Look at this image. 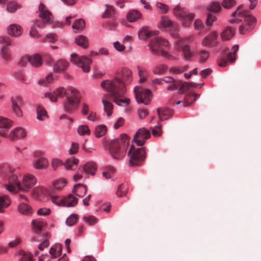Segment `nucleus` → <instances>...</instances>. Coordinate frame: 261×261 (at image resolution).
Segmentation results:
<instances>
[{
  "mask_svg": "<svg viewBox=\"0 0 261 261\" xmlns=\"http://www.w3.org/2000/svg\"><path fill=\"white\" fill-rule=\"evenodd\" d=\"M132 80V72L130 69L123 68L118 71L115 77L102 81L101 87L109 94L117 105L125 107L130 103V99L123 98L126 92V85Z\"/></svg>",
  "mask_w": 261,
  "mask_h": 261,
  "instance_id": "1",
  "label": "nucleus"
},
{
  "mask_svg": "<svg viewBox=\"0 0 261 261\" xmlns=\"http://www.w3.org/2000/svg\"><path fill=\"white\" fill-rule=\"evenodd\" d=\"M66 96V100L64 103V109L68 113H72L78 106L80 100L81 95L79 91L75 88H71L68 92L65 88L59 87L51 93H46V97H48L51 101H57L58 97Z\"/></svg>",
  "mask_w": 261,
  "mask_h": 261,
  "instance_id": "2",
  "label": "nucleus"
},
{
  "mask_svg": "<svg viewBox=\"0 0 261 261\" xmlns=\"http://www.w3.org/2000/svg\"><path fill=\"white\" fill-rule=\"evenodd\" d=\"M129 141L128 136L124 134L121 135L117 139L112 140L109 145V151L111 155L115 159L123 158Z\"/></svg>",
  "mask_w": 261,
  "mask_h": 261,
  "instance_id": "3",
  "label": "nucleus"
},
{
  "mask_svg": "<svg viewBox=\"0 0 261 261\" xmlns=\"http://www.w3.org/2000/svg\"><path fill=\"white\" fill-rule=\"evenodd\" d=\"M168 46V41L161 37H155L151 39L149 44V50L152 54L159 55L160 51L158 49H161L162 56L165 58L171 59L172 56L168 52L162 49L163 48H167Z\"/></svg>",
  "mask_w": 261,
  "mask_h": 261,
  "instance_id": "4",
  "label": "nucleus"
},
{
  "mask_svg": "<svg viewBox=\"0 0 261 261\" xmlns=\"http://www.w3.org/2000/svg\"><path fill=\"white\" fill-rule=\"evenodd\" d=\"M128 156L129 158V164L130 165L139 166L143 162L146 156V152L144 147L136 149L133 146H131L128 151Z\"/></svg>",
  "mask_w": 261,
  "mask_h": 261,
  "instance_id": "5",
  "label": "nucleus"
},
{
  "mask_svg": "<svg viewBox=\"0 0 261 261\" xmlns=\"http://www.w3.org/2000/svg\"><path fill=\"white\" fill-rule=\"evenodd\" d=\"M174 14L180 19L184 26L188 27L192 23L195 15L194 13L189 10L181 8L178 6H176L173 9Z\"/></svg>",
  "mask_w": 261,
  "mask_h": 261,
  "instance_id": "6",
  "label": "nucleus"
},
{
  "mask_svg": "<svg viewBox=\"0 0 261 261\" xmlns=\"http://www.w3.org/2000/svg\"><path fill=\"white\" fill-rule=\"evenodd\" d=\"M70 61L74 64L80 67L85 72H88L90 69V64L92 63V60L89 57L85 56H79L76 54L71 55Z\"/></svg>",
  "mask_w": 261,
  "mask_h": 261,
  "instance_id": "7",
  "label": "nucleus"
},
{
  "mask_svg": "<svg viewBox=\"0 0 261 261\" xmlns=\"http://www.w3.org/2000/svg\"><path fill=\"white\" fill-rule=\"evenodd\" d=\"M134 93L138 103H143L146 105L149 104L152 98V93L150 90L143 89L140 87L136 86L134 88Z\"/></svg>",
  "mask_w": 261,
  "mask_h": 261,
  "instance_id": "8",
  "label": "nucleus"
},
{
  "mask_svg": "<svg viewBox=\"0 0 261 261\" xmlns=\"http://www.w3.org/2000/svg\"><path fill=\"white\" fill-rule=\"evenodd\" d=\"M8 184H6V189L11 193H16L18 190V177L15 169L9 168L7 173Z\"/></svg>",
  "mask_w": 261,
  "mask_h": 261,
  "instance_id": "9",
  "label": "nucleus"
},
{
  "mask_svg": "<svg viewBox=\"0 0 261 261\" xmlns=\"http://www.w3.org/2000/svg\"><path fill=\"white\" fill-rule=\"evenodd\" d=\"M37 183L35 176L31 174H26L23 175L22 181L18 183V190L24 192H27L32 188Z\"/></svg>",
  "mask_w": 261,
  "mask_h": 261,
  "instance_id": "10",
  "label": "nucleus"
},
{
  "mask_svg": "<svg viewBox=\"0 0 261 261\" xmlns=\"http://www.w3.org/2000/svg\"><path fill=\"white\" fill-rule=\"evenodd\" d=\"M196 85V84L177 81L173 79V82H172L171 85H169L167 89L168 90L173 91L179 88L178 93L180 94H182L190 88L195 87Z\"/></svg>",
  "mask_w": 261,
  "mask_h": 261,
  "instance_id": "11",
  "label": "nucleus"
},
{
  "mask_svg": "<svg viewBox=\"0 0 261 261\" xmlns=\"http://www.w3.org/2000/svg\"><path fill=\"white\" fill-rule=\"evenodd\" d=\"M192 38V36L188 37L184 39L180 38L176 42L178 48L182 50L184 58L187 60H190L192 53L190 51V46L186 44V42L191 41Z\"/></svg>",
  "mask_w": 261,
  "mask_h": 261,
  "instance_id": "12",
  "label": "nucleus"
},
{
  "mask_svg": "<svg viewBox=\"0 0 261 261\" xmlns=\"http://www.w3.org/2000/svg\"><path fill=\"white\" fill-rule=\"evenodd\" d=\"M233 19H231L229 21L231 23H239L242 21V18H244L245 20V17H252L253 16L249 14V11L247 10H245L243 5L239 6L235 11L232 13Z\"/></svg>",
  "mask_w": 261,
  "mask_h": 261,
  "instance_id": "13",
  "label": "nucleus"
},
{
  "mask_svg": "<svg viewBox=\"0 0 261 261\" xmlns=\"http://www.w3.org/2000/svg\"><path fill=\"white\" fill-rule=\"evenodd\" d=\"M150 137V132L144 128H139L134 136V141L138 145L142 146Z\"/></svg>",
  "mask_w": 261,
  "mask_h": 261,
  "instance_id": "14",
  "label": "nucleus"
},
{
  "mask_svg": "<svg viewBox=\"0 0 261 261\" xmlns=\"http://www.w3.org/2000/svg\"><path fill=\"white\" fill-rule=\"evenodd\" d=\"M38 12L39 17L43 23L50 24L53 22V16L51 13L42 3H40L39 6Z\"/></svg>",
  "mask_w": 261,
  "mask_h": 261,
  "instance_id": "15",
  "label": "nucleus"
},
{
  "mask_svg": "<svg viewBox=\"0 0 261 261\" xmlns=\"http://www.w3.org/2000/svg\"><path fill=\"white\" fill-rule=\"evenodd\" d=\"M256 22V18L252 17L246 16L243 24L239 27V33L244 35L252 30V26Z\"/></svg>",
  "mask_w": 261,
  "mask_h": 261,
  "instance_id": "16",
  "label": "nucleus"
},
{
  "mask_svg": "<svg viewBox=\"0 0 261 261\" xmlns=\"http://www.w3.org/2000/svg\"><path fill=\"white\" fill-rule=\"evenodd\" d=\"M13 122L11 120L0 116V136L7 137L8 129L13 125Z\"/></svg>",
  "mask_w": 261,
  "mask_h": 261,
  "instance_id": "17",
  "label": "nucleus"
},
{
  "mask_svg": "<svg viewBox=\"0 0 261 261\" xmlns=\"http://www.w3.org/2000/svg\"><path fill=\"white\" fill-rule=\"evenodd\" d=\"M27 135V131L21 127H17L8 134V137L11 141H15L24 138Z\"/></svg>",
  "mask_w": 261,
  "mask_h": 261,
  "instance_id": "18",
  "label": "nucleus"
},
{
  "mask_svg": "<svg viewBox=\"0 0 261 261\" xmlns=\"http://www.w3.org/2000/svg\"><path fill=\"white\" fill-rule=\"evenodd\" d=\"M239 50V45H233L231 49V51L229 53L227 56V60L225 59L222 60L219 63V65L221 67H225L227 66L228 61L230 63L234 62L236 60V54Z\"/></svg>",
  "mask_w": 261,
  "mask_h": 261,
  "instance_id": "19",
  "label": "nucleus"
},
{
  "mask_svg": "<svg viewBox=\"0 0 261 261\" xmlns=\"http://www.w3.org/2000/svg\"><path fill=\"white\" fill-rule=\"evenodd\" d=\"M217 35L216 32L211 33L202 40V45L208 47H212L216 46L217 44Z\"/></svg>",
  "mask_w": 261,
  "mask_h": 261,
  "instance_id": "20",
  "label": "nucleus"
},
{
  "mask_svg": "<svg viewBox=\"0 0 261 261\" xmlns=\"http://www.w3.org/2000/svg\"><path fill=\"white\" fill-rule=\"evenodd\" d=\"M33 229L34 232L36 234L40 233L44 226L46 225V222L41 219H37L32 220Z\"/></svg>",
  "mask_w": 261,
  "mask_h": 261,
  "instance_id": "21",
  "label": "nucleus"
},
{
  "mask_svg": "<svg viewBox=\"0 0 261 261\" xmlns=\"http://www.w3.org/2000/svg\"><path fill=\"white\" fill-rule=\"evenodd\" d=\"M7 31L9 35L13 37H18L22 34V29L20 25L12 24L8 27Z\"/></svg>",
  "mask_w": 261,
  "mask_h": 261,
  "instance_id": "22",
  "label": "nucleus"
},
{
  "mask_svg": "<svg viewBox=\"0 0 261 261\" xmlns=\"http://www.w3.org/2000/svg\"><path fill=\"white\" fill-rule=\"evenodd\" d=\"M68 66L69 63L67 61L60 59L55 63L54 69L55 71L57 72H62L66 70Z\"/></svg>",
  "mask_w": 261,
  "mask_h": 261,
  "instance_id": "23",
  "label": "nucleus"
},
{
  "mask_svg": "<svg viewBox=\"0 0 261 261\" xmlns=\"http://www.w3.org/2000/svg\"><path fill=\"white\" fill-rule=\"evenodd\" d=\"M87 191V188L85 185L81 184H79L74 186L72 193L76 196L83 197Z\"/></svg>",
  "mask_w": 261,
  "mask_h": 261,
  "instance_id": "24",
  "label": "nucleus"
},
{
  "mask_svg": "<svg viewBox=\"0 0 261 261\" xmlns=\"http://www.w3.org/2000/svg\"><path fill=\"white\" fill-rule=\"evenodd\" d=\"M235 34V29L230 27H226L221 33V36L223 40L230 39Z\"/></svg>",
  "mask_w": 261,
  "mask_h": 261,
  "instance_id": "25",
  "label": "nucleus"
},
{
  "mask_svg": "<svg viewBox=\"0 0 261 261\" xmlns=\"http://www.w3.org/2000/svg\"><path fill=\"white\" fill-rule=\"evenodd\" d=\"M75 43L82 47V48L86 49L89 46V40L88 38L84 35H79L75 38Z\"/></svg>",
  "mask_w": 261,
  "mask_h": 261,
  "instance_id": "26",
  "label": "nucleus"
},
{
  "mask_svg": "<svg viewBox=\"0 0 261 261\" xmlns=\"http://www.w3.org/2000/svg\"><path fill=\"white\" fill-rule=\"evenodd\" d=\"M29 63L34 67H39L42 64V59L39 55L29 56Z\"/></svg>",
  "mask_w": 261,
  "mask_h": 261,
  "instance_id": "27",
  "label": "nucleus"
},
{
  "mask_svg": "<svg viewBox=\"0 0 261 261\" xmlns=\"http://www.w3.org/2000/svg\"><path fill=\"white\" fill-rule=\"evenodd\" d=\"M78 202V199L73 195L70 194L67 196L64 197V206L72 207L74 206Z\"/></svg>",
  "mask_w": 261,
  "mask_h": 261,
  "instance_id": "28",
  "label": "nucleus"
},
{
  "mask_svg": "<svg viewBox=\"0 0 261 261\" xmlns=\"http://www.w3.org/2000/svg\"><path fill=\"white\" fill-rule=\"evenodd\" d=\"M37 119L40 121H44L48 118L46 111L41 106H38L36 108Z\"/></svg>",
  "mask_w": 261,
  "mask_h": 261,
  "instance_id": "29",
  "label": "nucleus"
},
{
  "mask_svg": "<svg viewBox=\"0 0 261 261\" xmlns=\"http://www.w3.org/2000/svg\"><path fill=\"white\" fill-rule=\"evenodd\" d=\"M141 17V13L135 10L129 11L126 15L127 19L129 22L135 21L139 19Z\"/></svg>",
  "mask_w": 261,
  "mask_h": 261,
  "instance_id": "30",
  "label": "nucleus"
},
{
  "mask_svg": "<svg viewBox=\"0 0 261 261\" xmlns=\"http://www.w3.org/2000/svg\"><path fill=\"white\" fill-rule=\"evenodd\" d=\"M96 169V166L94 162H88L86 163L83 167V170L87 174H90L92 175L95 174Z\"/></svg>",
  "mask_w": 261,
  "mask_h": 261,
  "instance_id": "31",
  "label": "nucleus"
},
{
  "mask_svg": "<svg viewBox=\"0 0 261 261\" xmlns=\"http://www.w3.org/2000/svg\"><path fill=\"white\" fill-rule=\"evenodd\" d=\"M198 97V95L196 94L189 93L185 97L183 102L185 107L190 106L192 103L195 102Z\"/></svg>",
  "mask_w": 261,
  "mask_h": 261,
  "instance_id": "32",
  "label": "nucleus"
},
{
  "mask_svg": "<svg viewBox=\"0 0 261 261\" xmlns=\"http://www.w3.org/2000/svg\"><path fill=\"white\" fill-rule=\"evenodd\" d=\"M107 132V127L105 125L100 124L95 128L94 135L96 138L104 136Z\"/></svg>",
  "mask_w": 261,
  "mask_h": 261,
  "instance_id": "33",
  "label": "nucleus"
},
{
  "mask_svg": "<svg viewBox=\"0 0 261 261\" xmlns=\"http://www.w3.org/2000/svg\"><path fill=\"white\" fill-rule=\"evenodd\" d=\"M18 209L19 213L22 215H29L32 213V207L24 203H20Z\"/></svg>",
  "mask_w": 261,
  "mask_h": 261,
  "instance_id": "34",
  "label": "nucleus"
},
{
  "mask_svg": "<svg viewBox=\"0 0 261 261\" xmlns=\"http://www.w3.org/2000/svg\"><path fill=\"white\" fill-rule=\"evenodd\" d=\"M137 69L138 70V74L140 77L139 83H142L144 82L147 77L148 76L149 73L148 71L145 68L137 66Z\"/></svg>",
  "mask_w": 261,
  "mask_h": 261,
  "instance_id": "35",
  "label": "nucleus"
},
{
  "mask_svg": "<svg viewBox=\"0 0 261 261\" xmlns=\"http://www.w3.org/2000/svg\"><path fill=\"white\" fill-rule=\"evenodd\" d=\"M48 162L46 159L41 158L34 162V167L36 169H42L48 165Z\"/></svg>",
  "mask_w": 261,
  "mask_h": 261,
  "instance_id": "36",
  "label": "nucleus"
},
{
  "mask_svg": "<svg viewBox=\"0 0 261 261\" xmlns=\"http://www.w3.org/2000/svg\"><path fill=\"white\" fill-rule=\"evenodd\" d=\"M11 201L7 195L0 196V213L3 212V210L10 204Z\"/></svg>",
  "mask_w": 261,
  "mask_h": 261,
  "instance_id": "37",
  "label": "nucleus"
},
{
  "mask_svg": "<svg viewBox=\"0 0 261 261\" xmlns=\"http://www.w3.org/2000/svg\"><path fill=\"white\" fill-rule=\"evenodd\" d=\"M102 102L103 105L104 110L107 113L108 116H110L112 114L113 110V104L112 102L107 100L106 98H103L102 99Z\"/></svg>",
  "mask_w": 261,
  "mask_h": 261,
  "instance_id": "38",
  "label": "nucleus"
},
{
  "mask_svg": "<svg viewBox=\"0 0 261 261\" xmlns=\"http://www.w3.org/2000/svg\"><path fill=\"white\" fill-rule=\"evenodd\" d=\"M157 113L161 121L165 120L170 117L169 110L168 109L159 108L157 110Z\"/></svg>",
  "mask_w": 261,
  "mask_h": 261,
  "instance_id": "39",
  "label": "nucleus"
},
{
  "mask_svg": "<svg viewBox=\"0 0 261 261\" xmlns=\"http://www.w3.org/2000/svg\"><path fill=\"white\" fill-rule=\"evenodd\" d=\"M153 32L148 31L147 29L142 28L138 32V37L141 40H145L152 35ZM155 34V33L153 32Z\"/></svg>",
  "mask_w": 261,
  "mask_h": 261,
  "instance_id": "40",
  "label": "nucleus"
},
{
  "mask_svg": "<svg viewBox=\"0 0 261 261\" xmlns=\"http://www.w3.org/2000/svg\"><path fill=\"white\" fill-rule=\"evenodd\" d=\"M79 163V160L74 158H69L66 160L64 165L66 169H73L74 166H76Z\"/></svg>",
  "mask_w": 261,
  "mask_h": 261,
  "instance_id": "41",
  "label": "nucleus"
},
{
  "mask_svg": "<svg viewBox=\"0 0 261 261\" xmlns=\"http://www.w3.org/2000/svg\"><path fill=\"white\" fill-rule=\"evenodd\" d=\"M72 28L76 31H82L85 27V21L82 19L76 20L73 23Z\"/></svg>",
  "mask_w": 261,
  "mask_h": 261,
  "instance_id": "42",
  "label": "nucleus"
},
{
  "mask_svg": "<svg viewBox=\"0 0 261 261\" xmlns=\"http://www.w3.org/2000/svg\"><path fill=\"white\" fill-rule=\"evenodd\" d=\"M173 79L171 76H166L163 79H156L152 80V83L157 85L163 84V83H169L171 85Z\"/></svg>",
  "mask_w": 261,
  "mask_h": 261,
  "instance_id": "43",
  "label": "nucleus"
},
{
  "mask_svg": "<svg viewBox=\"0 0 261 261\" xmlns=\"http://www.w3.org/2000/svg\"><path fill=\"white\" fill-rule=\"evenodd\" d=\"M128 190V185L126 184H123L119 186L117 191L116 192L117 195L119 197L125 196Z\"/></svg>",
  "mask_w": 261,
  "mask_h": 261,
  "instance_id": "44",
  "label": "nucleus"
},
{
  "mask_svg": "<svg viewBox=\"0 0 261 261\" xmlns=\"http://www.w3.org/2000/svg\"><path fill=\"white\" fill-rule=\"evenodd\" d=\"M78 134L81 136L89 135L90 130L87 125H80L77 129Z\"/></svg>",
  "mask_w": 261,
  "mask_h": 261,
  "instance_id": "45",
  "label": "nucleus"
},
{
  "mask_svg": "<svg viewBox=\"0 0 261 261\" xmlns=\"http://www.w3.org/2000/svg\"><path fill=\"white\" fill-rule=\"evenodd\" d=\"M66 185V181L63 179L57 180L53 183V188L55 190H61Z\"/></svg>",
  "mask_w": 261,
  "mask_h": 261,
  "instance_id": "46",
  "label": "nucleus"
},
{
  "mask_svg": "<svg viewBox=\"0 0 261 261\" xmlns=\"http://www.w3.org/2000/svg\"><path fill=\"white\" fill-rule=\"evenodd\" d=\"M19 8V5L14 1L9 2L7 6V10L10 13H14Z\"/></svg>",
  "mask_w": 261,
  "mask_h": 261,
  "instance_id": "47",
  "label": "nucleus"
},
{
  "mask_svg": "<svg viewBox=\"0 0 261 261\" xmlns=\"http://www.w3.org/2000/svg\"><path fill=\"white\" fill-rule=\"evenodd\" d=\"M167 70V67L165 65H160L153 69V72L155 74L162 75Z\"/></svg>",
  "mask_w": 261,
  "mask_h": 261,
  "instance_id": "48",
  "label": "nucleus"
},
{
  "mask_svg": "<svg viewBox=\"0 0 261 261\" xmlns=\"http://www.w3.org/2000/svg\"><path fill=\"white\" fill-rule=\"evenodd\" d=\"M106 7L107 9L102 15V18L111 17L115 14V10L113 6L107 5Z\"/></svg>",
  "mask_w": 261,
  "mask_h": 261,
  "instance_id": "49",
  "label": "nucleus"
},
{
  "mask_svg": "<svg viewBox=\"0 0 261 261\" xmlns=\"http://www.w3.org/2000/svg\"><path fill=\"white\" fill-rule=\"evenodd\" d=\"M237 4L236 0H223L222 2V6L225 9H231Z\"/></svg>",
  "mask_w": 261,
  "mask_h": 261,
  "instance_id": "50",
  "label": "nucleus"
},
{
  "mask_svg": "<svg viewBox=\"0 0 261 261\" xmlns=\"http://www.w3.org/2000/svg\"><path fill=\"white\" fill-rule=\"evenodd\" d=\"M53 203L59 206H64V198H61L57 196H51L50 197Z\"/></svg>",
  "mask_w": 261,
  "mask_h": 261,
  "instance_id": "51",
  "label": "nucleus"
},
{
  "mask_svg": "<svg viewBox=\"0 0 261 261\" xmlns=\"http://www.w3.org/2000/svg\"><path fill=\"white\" fill-rule=\"evenodd\" d=\"M208 9L214 12H219L221 9V6L218 2H213L208 6Z\"/></svg>",
  "mask_w": 261,
  "mask_h": 261,
  "instance_id": "52",
  "label": "nucleus"
},
{
  "mask_svg": "<svg viewBox=\"0 0 261 261\" xmlns=\"http://www.w3.org/2000/svg\"><path fill=\"white\" fill-rule=\"evenodd\" d=\"M1 56L4 60L6 62L10 60V54L8 49L5 47L2 48L1 49Z\"/></svg>",
  "mask_w": 261,
  "mask_h": 261,
  "instance_id": "53",
  "label": "nucleus"
},
{
  "mask_svg": "<svg viewBox=\"0 0 261 261\" xmlns=\"http://www.w3.org/2000/svg\"><path fill=\"white\" fill-rule=\"evenodd\" d=\"M12 106L21 107L23 105V100L21 97L18 96L11 99Z\"/></svg>",
  "mask_w": 261,
  "mask_h": 261,
  "instance_id": "54",
  "label": "nucleus"
},
{
  "mask_svg": "<svg viewBox=\"0 0 261 261\" xmlns=\"http://www.w3.org/2000/svg\"><path fill=\"white\" fill-rule=\"evenodd\" d=\"M78 215L76 214H72L66 220V224L68 226H72L74 225L78 218Z\"/></svg>",
  "mask_w": 261,
  "mask_h": 261,
  "instance_id": "55",
  "label": "nucleus"
},
{
  "mask_svg": "<svg viewBox=\"0 0 261 261\" xmlns=\"http://www.w3.org/2000/svg\"><path fill=\"white\" fill-rule=\"evenodd\" d=\"M83 219L86 223H87L88 224H89L90 225H94L97 222V219L93 216H90L88 217H84L83 218Z\"/></svg>",
  "mask_w": 261,
  "mask_h": 261,
  "instance_id": "56",
  "label": "nucleus"
},
{
  "mask_svg": "<svg viewBox=\"0 0 261 261\" xmlns=\"http://www.w3.org/2000/svg\"><path fill=\"white\" fill-rule=\"evenodd\" d=\"M199 60L201 62H204L209 57V53L204 50H201L199 53Z\"/></svg>",
  "mask_w": 261,
  "mask_h": 261,
  "instance_id": "57",
  "label": "nucleus"
},
{
  "mask_svg": "<svg viewBox=\"0 0 261 261\" xmlns=\"http://www.w3.org/2000/svg\"><path fill=\"white\" fill-rule=\"evenodd\" d=\"M161 24L164 28H168L171 26L172 22L167 17H162L161 20Z\"/></svg>",
  "mask_w": 261,
  "mask_h": 261,
  "instance_id": "58",
  "label": "nucleus"
},
{
  "mask_svg": "<svg viewBox=\"0 0 261 261\" xmlns=\"http://www.w3.org/2000/svg\"><path fill=\"white\" fill-rule=\"evenodd\" d=\"M194 29L197 31H200L204 28V24L202 21L199 19H195L194 22Z\"/></svg>",
  "mask_w": 261,
  "mask_h": 261,
  "instance_id": "59",
  "label": "nucleus"
},
{
  "mask_svg": "<svg viewBox=\"0 0 261 261\" xmlns=\"http://www.w3.org/2000/svg\"><path fill=\"white\" fill-rule=\"evenodd\" d=\"M28 63H29V56H24L20 59L18 64L21 67H24Z\"/></svg>",
  "mask_w": 261,
  "mask_h": 261,
  "instance_id": "60",
  "label": "nucleus"
},
{
  "mask_svg": "<svg viewBox=\"0 0 261 261\" xmlns=\"http://www.w3.org/2000/svg\"><path fill=\"white\" fill-rule=\"evenodd\" d=\"M161 125H158L152 128V135L155 137H158L162 134Z\"/></svg>",
  "mask_w": 261,
  "mask_h": 261,
  "instance_id": "61",
  "label": "nucleus"
},
{
  "mask_svg": "<svg viewBox=\"0 0 261 261\" xmlns=\"http://www.w3.org/2000/svg\"><path fill=\"white\" fill-rule=\"evenodd\" d=\"M156 6L162 13H166L168 11V7L166 5L158 2L156 3Z\"/></svg>",
  "mask_w": 261,
  "mask_h": 261,
  "instance_id": "62",
  "label": "nucleus"
},
{
  "mask_svg": "<svg viewBox=\"0 0 261 261\" xmlns=\"http://www.w3.org/2000/svg\"><path fill=\"white\" fill-rule=\"evenodd\" d=\"M0 44L4 46L10 45L11 41L9 37L5 36H0Z\"/></svg>",
  "mask_w": 261,
  "mask_h": 261,
  "instance_id": "63",
  "label": "nucleus"
},
{
  "mask_svg": "<svg viewBox=\"0 0 261 261\" xmlns=\"http://www.w3.org/2000/svg\"><path fill=\"white\" fill-rule=\"evenodd\" d=\"M57 39V36L55 34H49L46 36L45 38V41L48 42H54Z\"/></svg>",
  "mask_w": 261,
  "mask_h": 261,
  "instance_id": "64",
  "label": "nucleus"
}]
</instances>
